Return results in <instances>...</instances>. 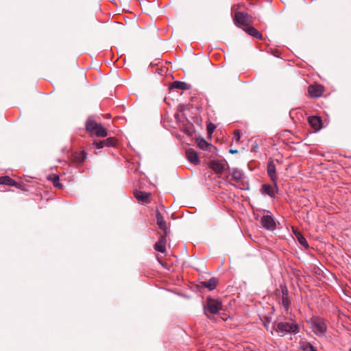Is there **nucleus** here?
<instances>
[{
    "label": "nucleus",
    "mask_w": 351,
    "mask_h": 351,
    "mask_svg": "<svg viewBox=\"0 0 351 351\" xmlns=\"http://www.w3.org/2000/svg\"><path fill=\"white\" fill-rule=\"evenodd\" d=\"M49 179L51 180L54 186L57 188H62V184L59 182V176L58 175H52Z\"/></svg>",
    "instance_id": "nucleus-27"
},
{
    "label": "nucleus",
    "mask_w": 351,
    "mask_h": 351,
    "mask_svg": "<svg viewBox=\"0 0 351 351\" xmlns=\"http://www.w3.org/2000/svg\"><path fill=\"white\" fill-rule=\"evenodd\" d=\"M156 217L157 225L158 226L160 229H161L165 232V235L167 234V233L169 232V230L167 227L166 221H165V219H163V217L162 216L161 213L158 210H156Z\"/></svg>",
    "instance_id": "nucleus-11"
},
{
    "label": "nucleus",
    "mask_w": 351,
    "mask_h": 351,
    "mask_svg": "<svg viewBox=\"0 0 351 351\" xmlns=\"http://www.w3.org/2000/svg\"><path fill=\"white\" fill-rule=\"evenodd\" d=\"M226 166V161L213 160L210 162V167L217 173H222L225 170Z\"/></svg>",
    "instance_id": "nucleus-9"
},
{
    "label": "nucleus",
    "mask_w": 351,
    "mask_h": 351,
    "mask_svg": "<svg viewBox=\"0 0 351 351\" xmlns=\"http://www.w3.org/2000/svg\"><path fill=\"white\" fill-rule=\"evenodd\" d=\"M230 184L232 186H236V185H235V184H232V183H230Z\"/></svg>",
    "instance_id": "nucleus-32"
},
{
    "label": "nucleus",
    "mask_w": 351,
    "mask_h": 351,
    "mask_svg": "<svg viewBox=\"0 0 351 351\" xmlns=\"http://www.w3.org/2000/svg\"><path fill=\"white\" fill-rule=\"evenodd\" d=\"M234 23L239 26H243L244 28L250 26L252 22V17L250 14L243 12H238L234 15Z\"/></svg>",
    "instance_id": "nucleus-5"
},
{
    "label": "nucleus",
    "mask_w": 351,
    "mask_h": 351,
    "mask_svg": "<svg viewBox=\"0 0 351 351\" xmlns=\"http://www.w3.org/2000/svg\"><path fill=\"white\" fill-rule=\"evenodd\" d=\"M267 174L274 183L277 180L276 166L272 160L268 161L267 165Z\"/></svg>",
    "instance_id": "nucleus-10"
},
{
    "label": "nucleus",
    "mask_w": 351,
    "mask_h": 351,
    "mask_svg": "<svg viewBox=\"0 0 351 351\" xmlns=\"http://www.w3.org/2000/svg\"><path fill=\"white\" fill-rule=\"evenodd\" d=\"M197 146L202 149H207L213 147L211 144L208 143L203 138H197Z\"/></svg>",
    "instance_id": "nucleus-24"
},
{
    "label": "nucleus",
    "mask_w": 351,
    "mask_h": 351,
    "mask_svg": "<svg viewBox=\"0 0 351 351\" xmlns=\"http://www.w3.org/2000/svg\"><path fill=\"white\" fill-rule=\"evenodd\" d=\"M221 302L218 300L208 298L206 304L204 306V312H209L211 314H217L221 309Z\"/></svg>",
    "instance_id": "nucleus-4"
},
{
    "label": "nucleus",
    "mask_w": 351,
    "mask_h": 351,
    "mask_svg": "<svg viewBox=\"0 0 351 351\" xmlns=\"http://www.w3.org/2000/svg\"><path fill=\"white\" fill-rule=\"evenodd\" d=\"M155 250L164 253L166 250V237L162 236L160 238L159 241L154 244Z\"/></svg>",
    "instance_id": "nucleus-15"
},
{
    "label": "nucleus",
    "mask_w": 351,
    "mask_h": 351,
    "mask_svg": "<svg viewBox=\"0 0 351 351\" xmlns=\"http://www.w3.org/2000/svg\"><path fill=\"white\" fill-rule=\"evenodd\" d=\"M243 29L249 35L258 39L262 38V34L260 32H258L256 28L250 25L245 28H243Z\"/></svg>",
    "instance_id": "nucleus-18"
},
{
    "label": "nucleus",
    "mask_w": 351,
    "mask_h": 351,
    "mask_svg": "<svg viewBox=\"0 0 351 351\" xmlns=\"http://www.w3.org/2000/svg\"><path fill=\"white\" fill-rule=\"evenodd\" d=\"M186 156L189 161L193 165H198L199 163V160L197 156V152L192 149H189L186 151Z\"/></svg>",
    "instance_id": "nucleus-13"
},
{
    "label": "nucleus",
    "mask_w": 351,
    "mask_h": 351,
    "mask_svg": "<svg viewBox=\"0 0 351 351\" xmlns=\"http://www.w3.org/2000/svg\"><path fill=\"white\" fill-rule=\"evenodd\" d=\"M261 191L263 194L267 195L271 197L274 196V189L268 184H263L262 186Z\"/></svg>",
    "instance_id": "nucleus-25"
},
{
    "label": "nucleus",
    "mask_w": 351,
    "mask_h": 351,
    "mask_svg": "<svg viewBox=\"0 0 351 351\" xmlns=\"http://www.w3.org/2000/svg\"><path fill=\"white\" fill-rule=\"evenodd\" d=\"M217 280L215 278H211L207 281H203L202 282V285L204 287H206L209 291H212L215 289L217 285Z\"/></svg>",
    "instance_id": "nucleus-20"
},
{
    "label": "nucleus",
    "mask_w": 351,
    "mask_h": 351,
    "mask_svg": "<svg viewBox=\"0 0 351 351\" xmlns=\"http://www.w3.org/2000/svg\"><path fill=\"white\" fill-rule=\"evenodd\" d=\"M116 139L113 137H109L105 140L95 141L93 143L94 146L97 149H101L104 147H112L115 145Z\"/></svg>",
    "instance_id": "nucleus-8"
},
{
    "label": "nucleus",
    "mask_w": 351,
    "mask_h": 351,
    "mask_svg": "<svg viewBox=\"0 0 351 351\" xmlns=\"http://www.w3.org/2000/svg\"><path fill=\"white\" fill-rule=\"evenodd\" d=\"M98 125L99 124L95 121L89 119L86 122V130L89 132L93 133Z\"/></svg>",
    "instance_id": "nucleus-21"
},
{
    "label": "nucleus",
    "mask_w": 351,
    "mask_h": 351,
    "mask_svg": "<svg viewBox=\"0 0 351 351\" xmlns=\"http://www.w3.org/2000/svg\"><path fill=\"white\" fill-rule=\"evenodd\" d=\"M134 195L137 199L142 202H146L149 195V193L136 190L134 193Z\"/></svg>",
    "instance_id": "nucleus-22"
},
{
    "label": "nucleus",
    "mask_w": 351,
    "mask_h": 351,
    "mask_svg": "<svg viewBox=\"0 0 351 351\" xmlns=\"http://www.w3.org/2000/svg\"><path fill=\"white\" fill-rule=\"evenodd\" d=\"M308 123L315 130H319L322 128V119L317 116H311L308 117Z\"/></svg>",
    "instance_id": "nucleus-14"
},
{
    "label": "nucleus",
    "mask_w": 351,
    "mask_h": 351,
    "mask_svg": "<svg viewBox=\"0 0 351 351\" xmlns=\"http://www.w3.org/2000/svg\"><path fill=\"white\" fill-rule=\"evenodd\" d=\"M280 287L282 292V305L287 311L291 305V298L289 295L287 286L280 285Z\"/></svg>",
    "instance_id": "nucleus-7"
},
{
    "label": "nucleus",
    "mask_w": 351,
    "mask_h": 351,
    "mask_svg": "<svg viewBox=\"0 0 351 351\" xmlns=\"http://www.w3.org/2000/svg\"><path fill=\"white\" fill-rule=\"evenodd\" d=\"M238 151L237 149H230V153L231 154H237Z\"/></svg>",
    "instance_id": "nucleus-31"
},
{
    "label": "nucleus",
    "mask_w": 351,
    "mask_h": 351,
    "mask_svg": "<svg viewBox=\"0 0 351 351\" xmlns=\"http://www.w3.org/2000/svg\"><path fill=\"white\" fill-rule=\"evenodd\" d=\"M87 153L82 150L80 152H76L73 154V162L77 164H82L86 158Z\"/></svg>",
    "instance_id": "nucleus-16"
},
{
    "label": "nucleus",
    "mask_w": 351,
    "mask_h": 351,
    "mask_svg": "<svg viewBox=\"0 0 351 351\" xmlns=\"http://www.w3.org/2000/svg\"><path fill=\"white\" fill-rule=\"evenodd\" d=\"M301 349L303 351H317L314 346L309 342H306L301 346Z\"/></svg>",
    "instance_id": "nucleus-28"
},
{
    "label": "nucleus",
    "mask_w": 351,
    "mask_h": 351,
    "mask_svg": "<svg viewBox=\"0 0 351 351\" xmlns=\"http://www.w3.org/2000/svg\"><path fill=\"white\" fill-rule=\"evenodd\" d=\"M298 243L304 248H308V243L304 237L300 232H294Z\"/></svg>",
    "instance_id": "nucleus-23"
},
{
    "label": "nucleus",
    "mask_w": 351,
    "mask_h": 351,
    "mask_svg": "<svg viewBox=\"0 0 351 351\" xmlns=\"http://www.w3.org/2000/svg\"><path fill=\"white\" fill-rule=\"evenodd\" d=\"M274 328L281 337L288 333L298 334L299 332V327L295 322H279L275 323Z\"/></svg>",
    "instance_id": "nucleus-1"
},
{
    "label": "nucleus",
    "mask_w": 351,
    "mask_h": 351,
    "mask_svg": "<svg viewBox=\"0 0 351 351\" xmlns=\"http://www.w3.org/2000/svg\"><path fill=\"white\" fill-rule=\"evenodd\" d=\"M264 213L260 220L262 227L269 231H273L276 228V223L274 217L269 210H263Z\"/></svg>",
    "instance_id": "nucleus-3"
},
{
    "label": "nucleus",
    "mask_w": 351,
    "mask_h": 351,
    "mask_svg": "<svg viewBox=\"0 0 351 351\" xmlns=\"http://www.w3.org/2000/svg\"><path fill=\"white\" fill-rule=\"evenodd\" d=\"M231 176L234 180H235L238 184L241 185V189H247L248 184L246 182V178L241 170L238 169H233L231 172Z\"/></svg>",
    "instance_id": "nucleus-6"
},
{
    "label": "nucleus",
    "mask_w": 351,
    "mask_h": 351,
    "mask_svg": "<svg viewBox=\"0 0 351 351\" xmlns=\"http://www.w3.org/2000/svg\"><path fill=\"white\" fill-rule=\"evenodd\" d=\"M0 184L8 185L10 186H15L16 188L20 189L21 184L12 179L10 177L8 176H1L0 177Z\"/></svg>",
    "instance_id": "nucleus-12"
},
{
    "label": "nucleus",
    "mask_w": 351,
    "mask_h": 351,
    "mask_svg": "<svg viewBox=\"0 0 351 351\" xmlns=\"http://www.w3.org/2000/svg\"><path fill=\"white\" fill-rule=\"evenodd\" d=\"M216 128V126L214 123L209 122L207 125V132L208 134H212L215 129Z\"/></svg>",
    "instance_id": "nucleus-29"
},
{
    "label": "nucleus",
    "mask_w": 351,
    "mask_h": 351,
    "mask_svg": "<svg viewBox=\"0 0 351 351\" xmlns=\"http://www.w3.org/2000/svg\"><path fill=\"white\" fill-rule=\"evenodd\" d=\"M191 88V85L180 81L174 82L170 86V89L177 88L180 90H189Z\"/></svg>",
    "instance_id": "nucleus-19"
},
{
    "label": "nucleus",
    "mask_w": 351,
    "mask_h": 351,
    "mask_svg": "<svg viewBox=\"0 0 351 351\" xmlns=\"http://www.w3.org/2000/svg\"><path fill=\"white\" fill-rule=\"evenodd\" d=\"M93 134L99 137H105L108 134L106 130L101 124H99Z\"/></svg>",
    "instance_id": "nucleus-26"
},
{
    "label": "nucleus",
    "mask_w": 351,
    "mask_h": 351,
    "mask_svg": "<svg viewBox=\"0 0 351 351\" xmlns=\"http://www.w3.org/2000/svg\"><path fill=\"white\" fill-rule=\"evenodd\" d=\"M308 93L311 97H319L322 95V88L321 86H310L308 87Z\"/></svg>",
    "instance_id": "nucleus-17"
},
{
    "label": "nucleus",
    "mask_w": 351,
    "mask_h": 351,
    "mask_svg": "<svg viewBox=\"0 0 351 351\" xmlns=\"http://www.w3.org/2000/svg\"><path fill=\"white\" fill-rule=\"evenodd\" d=\"M313 332L319 337H323L327 330L326 320L320 317L314 316L308 321Z\"/></svg>",
    "instance_id": "nucleus-2"
},
{
    "label": "nucleus",
    "mask_w": 351,
    "mask_h": 351,
    "mask_svg": "<svg viewBox=\"0 0 351 351\" xmlns=\"http://www.w3.org/2000/svg\"><path fill=\"white\" fill-rule=\"evenodd\" d=\"M240 138H241L240 131L239 130H236L234 132L233 141H234L235 142H239L240 141Z\"/></svg>",
    "instance_id": "nucleus-30"
},
{
    "label": "nucleus",
    "mask_w": 351,
    "mask_h": 351,
    "mask_svg": "<svg viewBox=\"0 0 351 351\" xmlns=\"http://www.w3.org/2000/svg\"><path fill=\"white\" fill-rule=\"evenodd\" d=\"M350 351H351V349L350 350Z\"/></svg>",
    "instance_id": "nucleus-33"
}]
</instances>
